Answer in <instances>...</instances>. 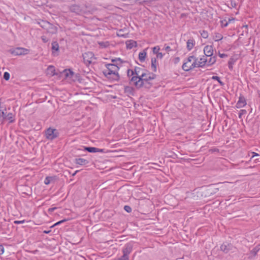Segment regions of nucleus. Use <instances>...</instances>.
<instances>
[{"label": "nucleus", "mask_w": 260, "mask_h": 260, "mask_svg": "<svg viewBox=\"0 0 260 260\" xmlns=\"http://www.w3.org/2000/svg\"><path fill=\"white\" fill-rule=\"evenodd\" d=\"M78 172H79V171H78V170L76 171H75V172H74V173L72 175V176H74L76 174V173H77Z\"/></svg>", "instance_id": "obj_57"}, {"label": "nucleus", "mask_w": 260, "mask_h": 260, "mask_svg": "<svg viewBox=\"0 0 260 260\" xmlns=\"http://www.w3.org/2000/svg\"><path fill=\"white\" fill-rule=\"evenodd\" d=\"M37 23L43 29L46 30L47 33L53 35L57 32V27L48 21L40 20Z\"/></svg>", "instance_id": "obj_4"}, {"label": "nucleus", "mask_w": 260, "mask_h": 260, "mask_svg": "<svg viewBox=\"0 0 260 260\" xmlns=\"http://www.w3.org/2000/svg\"><path fill=\"white\" fill-rule=\"evenodd\" d=\"M212 79L216 80L218 81V82L219 83V84L221 86L224 85V83L220 80V78L219 77L217 76H213L211 78Z\"/></svg>", "instance_id": "obj_30"}, {"label": "nucleus", "mask_w": 260, "mask_h": 260, "mask_svg": "<svg viewBox=\"0 0 260 260\" xmlns=\"http://www.w3.org/2000/svg\"><path fill=\"white\" fill-rule=\"evenodd\" d=\"M6 119L9 120L10 123H13L15 121V119L13 118V114L12 113H9L7 115Z\"/></svg>", "instance_id": "obj_29"}, {"label": "nucleus", "mask_w": 260, "mask_h": 260, "mask_svg": "<svg viewBox=\"0 0 260 260\" xmlns=\"http://www.w3.org/2000/svg\"><path fill=\"white\" fill-rule=\"evenodd\" d=\"M204 53L206 57L211 58V57H216L214 55L213 46L212 45H206L204 48Z\"/></svg>", "instance_id": "obj_13"}, {"label": "nucleus", "mask_w": 260, "mask_h": 260, "mask_svg": "<svg viewBox=\"0 0 260 260\" xmlns=\"http://www.w3.org/2000/svg\"><path fill=\"white\" fill-rule=\"evenodd\" d=\"M50 232H51V231H44L43 232V233L45 234H49V233H50Z\"/></svg>", "instance_id": "obj_56"}, {"label": "nucleus", "mask_w": 260, "mask_h": 260, "mask_svg": "<svg viewBox=\"0 0 260 260\" xmlns=\"http://www.w3.org/2000/svg\"><path fill=\"white\" fill-rule=\"evenodd\" d=\"M45 136L47 140L53 141L58 138L59 136L58 131L51 127H49L45 131Z\"/></svg>", "instance_id": "obj_6"}, {"label": "nucleus", "mask_w": 260, "mask_h": 260, "mask_svg": "<svg viewBox=\"0 0 260 260\" xmlns=\"http://www.w3.org/2000/svg\"><path fill=\"white\" fill-rule=\"evenodd\" d=\"M111 61L113 62V64H115V65H117V66L121 67L122 64L125 61L122 60L120 58H115L114 59H112Z\"/></svg>", "instance_id": "obj_18"}, {"label": "nucleus", "mask_w": 260, "mask_h": 260, "mask_svg": "<svg viewBox=\"0 0 260 260\" xmlns=\"http://www.w3.org/2000/svg\"><path fill=\"white\" fill-rule=\"evenodd\" d=\"M1 116H2L4 119L6 118L7 115H6V114L4 111H2Z\"/></svg>", "instance_id": "obj_54"}, {"label": "nucleus", "mask_w": 260, "mask_h": 260, "mask_svg": "<svg viewBox=\"0 0 260 260\" xmlns=\"http://www.w3.org/2000/svg\"><path fill=\"white\" fill-rule=\"evenodd\" d=\"M164 54H162L161 52H158L156 54V57H157V58H158V59H162V57H164Z\"/></svg>", "instance_id": "obj_50"}, {"label": "nucleus", "mask_w": 260, "mask_h": 260, "mask_svg": "<svg viewBox=\"0 0 260 260\" xmlns=\"http://www.w3.org/2000/svg\"><path fill=\"white\" fill-rule=\"evenodd\" d=\"M64 72L65 73V75L67 77H71L74 75V72L71 70H64Z\"/></svg>", "instance_id": "obj_27"}, {"label": "nucleus", "mask_w": 260, "mask_h": 260, "mask_svg": "<svg viewBox=\"0 0 260 260\" xmlns=\"http://www.w3.org/2000/svg\"><path fill=\"white\" fill-rule=\"evenodd\" d=\"M192 59H193L194 61L189 65V67H186V63H183L182 66V70H183L184 71L188 72L193 69L194 68H200V67L198 66V59L195 56V58H193Z\"/></svg>", "instance_id": "obj_11"}, {"label": "nucleus", "mask_w": 260, "mask_h": 260, "mask_svg": "<svg viewBox=\"0 0 260 260\" xmlns=\"http://www.w3.org/2000/svg\"><path fill=\"white\" fill-rule=\"evenodd\" d=\"M156 78V75L148 71L143 72L140 76H133L129 80V83L134 85L137 88L144 87L150 88L152 86L151 80Z\"/></svg>", "instance_id": "obj_1"}, {"label": "nucleus", "mask_w": 260, "mask_h": 260, "mask_svg": "<svg viewBox=\"0 0 260 260\" xmlns=\"http://www.w3.org/2000/svg\"><path fill=\"white\" fill-rule=\"evenodd\" d=\"M106 69L103 71L105 76L112 80H119L120 76L118 73V71L120 67L113 63L106 64Z\"/></svg>", "instance_id": "obj_2"}, {"label": "nucleus", "mask_w": 260, "mask_h": 260, "mask_svg": "<svg viewBox=\"0 0 260 260\" xmlns=\"http://www.w3.org/2000/svg\"><path fill=\"white\" fill-rule=\"evenodd\" d=\"M10 75L8 72H5L4 73L3 78L5 80H6V81L9 80L10 79Z\"/></svg>", "instance_id": "obj_38"}, {"label": "nucleus", "mask_w": 260, "mask_h": 260, "mask_svg": "<svg viewBox=\"0 0 260 260\" xmlns=\"http://www.w3.org/2000/svg\"><path fill=\"white\" fill-rule=\"evenodd\" d=\"M52 179V177H50V176H47L45 178V180H44V183L46 184V185H48L49 184H50V182H51V180Z\"/></svg>", "instance_id": "obj_36"}, {"label": "nucleus", "mask_w": 260, "mask_h": 260, "mask_svg": "<svg viewBox=\"0 0 260 260\" xmlns=\"http://www.w3.org/2000/svg\"><path fill=\"white\" fill-rule=\"evenodd\" d=\"M223 38V37L222 36L221 34H220V33H215L214 34V39L215 40V41L216 42H218L220 40H221Z\"/></svg>", "instance_id": "obj_26"}, {"label": "nucleus", "mask_w": 260, "mask_h": 260, "mask_svg": "<svg viewBox=\"0 0 260 260\" xmlns=\"http://www.w3.org/2000/svg\"><path fill=\"white\" fill-rule=\"evenodd\" d=\"M200 32L202 37H203V38L207 39L208 37V33L207 31L202 30L201 31H200Z\"/></svg>", "instance_id": "obj_34"}, {"label": "nucleus", "mask_w": 260, "mask_h": 260, "mask_svg": "<svg viewBox=\"0 0 260 260\" xmlns=\"http://www.w3.org/2000/svg\"><path fill=\"white\" fill-rule=\"evenodd\" d=\"M55 226H54V224L50 226V228H53L55 227Z\"/></svg>", "instance_id": "obj_59"}, {"label": "nucleus", "mask_w": 260, "mask_h": 260, "mask_svg": "<svg viewBox=\"0 0 260 260\" xmlns=\"http://www.w3.org/2000/svg\"><path fill=\"white\" fill-rule=\"evenodd\" d=\"M148 2H150L149 0H135V3L140 5H142Z\"/></svg>", "instance_id": "obj_42"}, {"label": "nucleus", "mask_w": 260, "mask_h": 260, "mask_svg": "<svg viewBox=\"0 0 260 260\" xmlns=\"http://www.w3.org/2000/svg\"><path fill=\"white\" fill-rule=\"evenodd\" d=\"M69 9L70 12L77 15L88 14L90 13L87 7L84 5L73 4L69 7Z\"/></svg>", "instance_id": "obj_3"}, {"label": "nucleus", "mask_w": 260, "mask_h": 260, "mask_svg": "<svg viewBox=\"0 0 260 260\" xmlns=\"http://www.w3.org/2000/svg\"><path fill=\"white\" fill-rule=\"evenodd\" d=\"M257 92L258 97L260 98V90H257Z\"/></svg>", "instance_id": "obj_58"}, {"label": "nucleus", "mask_w": 260, "mask_h": 260, "mask_svg": "<svg viewBox=\"0 0 260 260\" xmlns=\"http://www.w3.org/2000/svg\"><path fill=\"white\" fill-rule=\"evenodd\" d=\"M26 222L25 220H15L14 221V223L15 224H20L24 223Z\"/></svg>", "instance_id": "obj_49"}, {"label": "nucleus", "mask_w": 260, "mask_h": 260, "mask_svg": "<svg viewBox=\"0 0 260 260\" xmlns=\"http://www.w3.org/2000/svg\"><path fill=\"white\" fill-rule=\"evenodd\" d=\"M147 52L146 51V49L144 50L143 51L140 52L139 54V59L141 62H143L145 61V58L146 57Z\"/></svg>", "instance_id": "obj_20"}, {"label": "nucleus", "mask_w": 260, "mask_h": 260, "mask_svg": "<svg viewBox=\"0 0 260 260\" xmlns=\"http://www.w3.org/2000/svg\"><path fill=\"white\" fill-rule=\"evenodd\" d=\"M247 113V111L246 110L242 109L239 111V118H242V116L243 115L246 114Z\"/></svg>", "instance_id": "obj_41"}, {"label": "nucleus", "mask_w": 260, "mask_h": 260, "mask_svg": "<svg viewBox=\"0 0 260 260\" xmlns=\"http://www.w3.org/2000/svg\"><path fill=\"white\" fill-rule=\"evenodd\" d=\"M234 63V61L233 59L231 58L230 60L228 61V67L230 70H232L233 69V64Z\"/></svg>", "instance_id": "obj_35"}, {"label": "nucleus", "mask_w": 260, "mask_h": 260, "mask_svg": "<svg viewBox=\"0 0 260 260\" xmlns=\"http://www.w3.org/2000/svg\"><path fill=\"white\" fill-rule=\"evenodd\" d=\"M9 52L15 56L24 55L29 53V50L23 47H17L10 49Z\"/></svg>", "instance_id": "obj_7"}, {"label": "nucleus", "mask_w": 260, "mask_h": 260, "mask_svg": "<svg viewBox=\"0 0 260 260\" xmlns=\"http://www.w3.org/2000/svg\"><path fill=\"white\" fill-rule=\"evenodd\" d=\"M134 89L132 87L129 86H126L124 88V91L126 93H128L133 94Z\"/></svg>", "instance_id": "obj_32"}, {"label": "nucleus", "mask_w": 260, "mask_h": 260, "mask_svg": "<svg viewBox=\"0 0 260 260\" xmlns=\"http://www.w3.org/2000/svg\"><path fill=\"white\" fill-rule=\"evenodd\" d=\"M164 49H165L168 53L169 52L173 51V50L171 49V47L167 45V44H165Z\"/></svg>", "instance_id": "obj_45"}, {"label": "nucleus", "mask_w": 260, "mask_h": 260, "mask_svg": "<svg viewBox=\"0 0 260 260\" xmlns=\"http://www.w3.org/2000/svg\"><path fill=\"white\" fill-rule=\"evenodd\" d=\"M151 62V69L153 72H155L157 70L156 67L157 65V61L156 58L155 57L152 58Z\"/></svg>", "instance_id": "obj_19"}, {"label": "nucleus", "mask_w": 260, "mask_h": 260, "mask_svg": "<svg viewBox=\"0 0 260 260\" xmlns=\"http://www.w3.org/2000/svg\"><path fill=\"white\" fill-rule=\"evenodd\" d=\"M196 41L193 38L188 39L186 42V48L188 51H190L194 46Z\"/></svg>", "instance_id": "obj_16"}, {"label": "nucleus", "mask_w": 260, "mask_h": 260, "mask_svg": "<svg viewBox=\"0 0 260 260\" xmlns=\"http://www.w3.org/2000/svg\"><path fill=\"white\" fill-rule=\"evenodd\" d=\"M47 72L48 74L52 76L57 75V73H55V68L53 66H49L47 68Z\"/></svg>", "instance_id": "obj_21"}, {"label": "nucleus", "mask_w": 260, "mask_h": 260, "mask_svg": "<svg viewBox=\"0 0 260 260\" xmlns=\"http://www.w3.org/2000/svg\"><path fill=\"white\" fill-rule=\"evenodd\" d=\"M42 41L43 43H46L49 41V39L45 36H42L41 37Z\"/></svg>", "instance_id": "obj_48"}, {"label": "nucleus", "mask_w": 260, "mask_h": 260, "mask_svg": "<svg viewBox=\"0 0 260 260\" xmlns=\"http://www.w3.org/2000/svg\"><path fill=\"white\" fill-rule=\"evenodd\" d=\"M74 162L80 166H85L89 163V161L82 158H77L75 159Z\"/></svg>", "instance_id": "obj_15"}, {"label": "nucleus", "mask_w": 260, "mask_h": 260, "mask_svg": "<svg viewBox=\"0 0 260 260\" xmlns=\"http://www.w3.org/2000/svg\"><path fill=\"white\" fill-rule=\"evenodd\" d=\"M98 44L102 48H106L110 46V43L108 41L99 42Z\"/></svg>", "instance_id": "obj_23"}, {"label": "nucleus", "mask_w": 260, "mask_h": 260, "mask_svg": "<svg viewBox=\"0 0 260 260\" xmlns=\"http://www.w3.org/2000/svg\"><path fill=\"white\" fill-rule=\"evenodd\" d=\"M218 55L220 58H225L228 57V55L225 53H220L219 52L218 53Z\"/></svg>", "instance_id": "obj_52"}, {"label": "nucleus", "mask_w": 260, "mask_h": 260, "mask_svg": "<svg viewBox=\"0 0 260 260\" xmlns=\"http://www.w3.org/2000/svg\"><path fill=\"white\" fill-rule=\"evenodd\" d=\"M68 220H69V219H63L62 220H61L58 221L56 222V223H55L54 224V226H57V225H60L61 223H64Z\"/></svg>", "instance_id": "obj_39"}, {"label": "nucleus", "mask_w": 260, "mask_h": 260, "mask_svg": "<svg viewBox=\"0 0 260 260\" xmlns=\"http://www.w3.org/2000/svg\"><path fill=\"white\" fill-rule=\"evenodd\" d=\"M220 249L224 253H227L230 251L234 252V249L236 248L231 243L225 242L221 244Z\"/></svg>", "instance_id": "obj_10"}, {"label": "nucleus", "mask_w": 260, "mask_h": 260, "mask_svg": "<svg viewBox=\"0 0 260 260\" xmlns=\"http://www.w3.org/2000/svg\"><path fill=\"white\" fill-rule=\"evenodd\" d=\"M250 154H251V155H250V154H249V155L251 156V157H250L251 160L252 159H253V158H254L255 156H259V154H258L256 152H251Z\"/></svg>", "instance_id": "obj_47"}, {"label": "nucleus", "mask_w": 260, "mask_h": 260, "mask_svg": "<svg viewBox=\"0 0 260 260\" xmlns=\"http://www.w3.org/2000/svg\"><path fill=\"white\" fill-rule=\"evenodd\" d=\"M160 50L159 46H156L152 48V51L154 54H157Z\"/></svg>", "instance_id": "obj_37"}, {"label": "nucleus", "mask_w": 260, "mask_h": 260, "mask_svg": "<svg viewBox=\"0 0 260 260\" xmlns=\"http://www.w3.org/2000/svg\"><path fill=\"white\" fill-rule=\"evenodd\" d=\"M127 76L129 78V80H130L131 79V77H132L135 76L134 70L132 69H128L127 70Z\"/></svg>", "instance_id": "obj_33"}, {"label": "nucleus", "mask_w": 260, "mask_h": 260, "mask_svg": "<svg viewBox=\"0 0 260 260\" xmlns=\"http://www.w3.org/2000/svg\"><path fill=\"white\" fill-rule=\"evenodd\" d=\"M209 152H211V153H215V152H219V149L217 148H211L209 150Z\"/></svg>", "instance_id": "obj_46"}, {"label": "nucleus", "mask_w": 260, "mask_h": 260, "mask_svg": "<svg viewBox=\"0 0 260 260\" xmlns=\"http://www.w3.org/2000/svg\"><path fill=\"white\" fill-rule=\"evenodd\" d=\"M220 23L222 27H226L229 24L228 22H227L225 20H221Z\"/></svg>", "instance_id": "obj_44"}, {"label": "nucleus", "mask_w": 260, "mask_h": 260, "mask_svg": "<svg viewBox=\"0 0 260 260\" xmlns=\"http://www.w3.org/2000/svg\"><path fill=\"white\" fill-rule=\"evenodd\" d=\"M125 43L127 49H131L133 47H136L137 46V42L133 40H127Z\"/></svg>", "instance_id": "obj_17"}, {"label": "nucleus", "mask_w": 260, "mask_h": 260, "mask_svg": "<svg viewBox=\"0 0 260 260\" xmlns=\"http://www.w3.org/2000/svg\"><path fill=\"white\" fill-rule=\"evenodd\" d=\"M51 49L52 53H54L53 51H58L59 50V45L56 41H54L52 43Z\"/></svg>", "instance_id": "obj_22"}, {"label": "nucleus", "mask_w": 260, "mask_h": 260, "mask_svg": "<svg viewBox=\"0 0 260 260\" xmlns=\"http://www.w3.org/2000/svg\"><path fill=\"white\" fill-rule=\"evenodd\" d=\"M79 150L83 151H87L90 153H104L105 152V150L104 149H100L96 147H86L83 146L82 148L79 149Z\"/></svg>", "instance_id": "obj_12"}, {"label": "nucleus", "mask_w": 260, "mask_h": 260, "mask_svg": "<svg viewBox=\"0 0 260 260\" xmlns=\"http://www.w3.org/2000/svg\"><path fill=\"white\" fill-rule=\"evenodd\" d=\"M246 105L245 98L242 94L239 97V100L236 104V107L237 108H241L244 107Z\"/></svg>", "instance_id": "obj_14"}, {"label": "nucleus", "mask_w": 260, "mask_h": 260, "mask_svg": "<svg viewBox=\"0 0 260 260\" xmlns=\"http://www.w3.org/2000/svg\"><path fill=\"white\" fill-rule=\"evenodd\" d=\"M217 57H211L208 58L205 55L200 58V61L198 62V66L200 68H204L206 66L210 67L214 64L216 61Z\"/></svg>", "instance_id": "obj_5"}, {"label": "nucleus", "mask_w": 260, "mask_h": 260, "mask_svg": "<svg viewBox=\"0 0 260 260\" xmlns=\"http://www.w3.org/2000/svg\"><path fill=\"white\" fill-rule=\"evenodd\" d=\"M253 161L255 164H259V163H260V157L258 158H255V159H253Z\"/></svg>", "instance_id": "obj_55"}, {"label": "nucleus", "mask_w": 260, "mask_h": 260, "mask_svg": "<svg viewBox=\"0 0 260 260\" xmlns=\"http://www.w3.org/2000/svg\"><path fill=\"white\" fill-rule=\"evenodd\" d=\"M122 255L118 258H115L113 260H129V256L126 255L124 253H122Z\"/></svg>", "instance_id": "obj_28"}, {"label": "nucleus", "mask_w": 260, "mask_h": 260, "mask_svg": "<svg viewBox=\"0 0 260 260\" xmlns=\"http://www.w3.org/2000/svg\"><path fill=\"white\" fill-rule=\"evenodd\" d=\"M259 250V248L257 247H255L250 251V253L253 256H254L257 254Z\"/></svg>", "instance_id": "obj_31"}, {"label": "nucleus", "mask_w": 260, "mask_h": 260, "mask_svg": "<svg viewBox=\"0 0 260 260\" xmlns=\"http://www.w3.org/2000/svg\"><path fill=\"white\" fill-rule=\"evenodd\" d=\"M134 72L135 76H140L139 75L140 72L143 71V69L140 67H135L134 68Z\"/></svg>", "instance_id": "obj_25"}, {"label": "nucleus", "mask_w": 260, "mask_h": 260, "mask_svg": "<svg viewBox=\"0 0 260 260\" xmlns=\"http://www.w3.org/2000/svg\"><path fill=\"white\" fill-rule=\"evenodd\" d=\"M84 63L86 66H89L93 59H95L94 54L92 52H85L82 54Z\"/></svg>", "instance_id": "obj_8"}, {"label": "nucleus", "mask_w": 260, "mask_h": 260, "mask_svg": "<svg viewBox=\"0 0 260 260\" xmlns=\"http://www.w3.org/2000/svg\"><path fill=\"white\" fill-rule=\"evenodd\" d=\"M230 6L229 7L235 8L237 7V3L235 0H230Z\"/></svg>", "instance_id": "obj_40"}, {"label": "nucleus", "mask_w": 260, "mask_h": 260, "mask_svg": "<svg viewBox=\"0 0 260 260\" xmlns=\"http://www.w3.org/2000/svg\"><path fill=\"white\" fill-rule=\"evenodd\" d=\"M124 210L127 213H131L132 211V208L128 205H125L124 206Z\"/></svg>", "instance_id": "obj_43"}, {"label": "nucleus", "mask_w": 260, "mask_h": 260, "mask_svg": "<svg viewBox=\"0 0 260 260\" xmlns=\"http://www.w3.org/2000/svg\"><path fill=\"white\" fill-rule=\"evenodd\" d=\"M4 252V247L3 245L0 244V255H2Z\"/></svg>", "instance_id": "obj_51"}, {"label": "nucleus", "mask_w": 260, "mask_h": 260, "mask_svg": "<svg viewBox=\"0 0 260 260\" xmlns=\"http://www.w3.org/2000/svg\"><path fill=\"white\" fill-rule=\"evenodd\" d=\"M57 208V207L50 208L48 209V213H51L52 212H53L55 210H56Z\"/></svg>", "instance_id": "obj_53"}, {"label": "nucleus", "mask_w": 260, "mask_h": 260, "mask_svg": "<svg viewBox=\"0 0 260 260\" xmlns=\"http://www.w3.org/2000/svg\"><path fill=\"white\" fill-rule=\"evenodd\" d=\"M193 58H195V56L194 55H191L187 57L186 61H184V63H186V67H189V65L191 63V61Z\"/></svg>", "instance_id": "obj_24"}, {"label": "nucleus", "mask_w": 260, "mask_h": 260, "mask_svg": "<svg viewBox=\"0 0 260 260\" xmlns=\"http://www.w3.org/2000/svg\"><path fill=\"white\" fill-rule=\"evenodd\" d=\"M134 244L135 242L133 241L126 243L122 249V253H124L126 255L129 256V254L133 250Z\"/></svg>", "instance_id": "obj_9"}]
</instances>
